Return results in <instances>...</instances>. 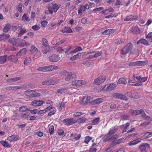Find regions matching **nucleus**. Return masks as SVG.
<instances>
[{
  "mask_svg": "<svg viewBox=\"0 0 152 152\" xmlns=\"http://www.w3.org/2000/svg\"><path fill=\"white\" fill-rule=\"evenodd\" d=\"M10 37V35L8 34H0V40H4L8 39Z\"/></svg>",
  "mask_w": 152,
  "mask_h": 152,
  "instance_id": "412c9836",
  "label": "nucleus"
},
{
  "mask_svg": "<svg viewBox=\"0 0 152 152\" xmlns=\"http://www.w3.org/2000/svg\"><path fill=\"white\" fill-rule=\"evenodd\" d=\"M148 63L147 61H137L138 66H144Z\"/></svg>",
  "mask_w": 152,
  "mask_h": 152,
  "instance_id": "3c124183",
  "label": "nucleus"
},
{
  "mask_svg": "<svg viewBox=\"0 0 152 152\" xmlns=\"http://www.w3.org/2000/svg\"><path fill=\"white\" fill-rule=\"evenodd\" d=\"M116 98L123 99L124 100H127V97L124 95L122 94H116Z\"/></svg>",
  "mask_w": 152,
  "mask_h": 152,
  "instance_id": "7c9ffc66",
  "label": "nucleus"
},
{
  "mask_svg": "<svg viewBox=\"0 0 152 152\" xmlns=\"http://www.w3.org/2000/svg\"><path fill=\"white\" fill-rule=\"evenodd\" d=\"M147 77H144L141 78L140 76L134 75L133 77L129 80V83L131 85L136 86H140L142 85V83L147 80Z\"/></svg>",
  "mask_w": 152,
  "mask_h": 152,
  "instance_id": "f257e3e1",
  "label": "nucleus"
},
{
  "mask_svg": "<svg viewBox=\"0 0 152 152\" xmlns=\"http://www.w3.org/2000/svg\"><path fill=\"white\" fill-rule=\"evenodd\" d=\"M106 77L103 75H100L94 80V84L96 85H99L103 83L106 80Z\"/></svg>",
  "mask_w": 152,
  "mask_h": 152,
  "instance_id": "20e7f679",
  "label": "nucleus"
},
{
  "mask_svg": "<svg viewBox=\"0 0 152 152\" xmlns=\"http://www.w3.org/2000/svg\"><path fill=\"white\" fill-rule=\"evenodd\" d=\"M50 51V48L49 47V48L48 50L46 48V47H42V53L44 54H46L48 52Z\"/></svg>",
  "mask_w": 152,
  "mask_h": 152,
  "instance_id": "5fc2aeb1",
  "label": "nucleus"
},
{
  "mask_svg": "<svg viewBox=\"0 0 152 152\" xmlns=\"http://www.w3.org/2000/svg\"><path fill=\"white\" fill-rule=\"evenodd\" d=\"M66 77L65 80H66L69 81L71 79L72 74L71 73L69 72H66Z\"/></svg>",
  "mask_w": 152,
  "mask_h": 152,
  "instance_id": "a19ab883",
  "label": "nucleus"
},
{
  "mask_svg": "<svg viewBox=\"0 0 152 152\" xmlns=\"http://www.w3.org/2000/svg\"><path fill=\"white\" fill-rule=\"evenodd\" d=\"M48 23L47 21H41L40 22V24L42 27H44Z\"/></svg>",
  "mask_w": 152,
  "mask_h": 152,
  "instance_id": "69168bd1",
  "label": "nucleus"
},
{
  "mask_svg": "<svg viewBox=\"0 0 152 152\" xmlns=\"http://www.w3.org/2000/svg\"><path fill=\"white\" fill-rule=\"evenodd\" d=\"M26 42L25 40L20 39L17 38L16 46H23L25 45H29V44L28 43L26 44Z\"/></svg>",
  "mask_w": 152,
  "mask_h": 152,
  "instance_id": "1a4fd4ad",
  "label": "nucleus"
},
{
  "mask_svg": "<svg viewBox=\"0 0 152 152\" xmlns=\"http://www.w3.org/2000/svg\"><path fill=\"white\" fill-rule=\"evenodd\" d=\"M133 45L131 43H128L125 45L122 49L121 53L122 55L127 54L129 51L131 50Z\"/></svg>",
  "mask_w": 152,
  "mask_h": 152,
  "instance_id": "39448f33",
  "label": "nucleus"
},
{
  "mask_svg": "<svg viewBox=\"0 0 152 152\" xmlns=\"http://www.w3.org/2000/svg\"><path fill=\"white\" fill-rule=\"evenodd\" d=\"M44 102L43 100H34L31 102V105L33 106H39L42 105Z\"/></svg>",
  "mask_w": 152,
  "mask_h": 152,
  "instance_id": "f8f14e48",
  "label": "nucleus"
},
{
  "mask_svg": "<svg viewBox=\"0 0 152 152\" xmlns=\"http://www.w3.org/2000/svg\"><path fill=\"white\" fill-rule=\"evenodd\" d=\"M42 47H46V48L48 50L49 48V46L48 45V43L46 39L43 38L42 39Z\"/></svg>",
  "mask_w": 152,
  "mask_h": 152,
  "instance_id": "a878e982",
  "label": "nucleus"
},
{
  "mask_svg": "<svg viewBox=\"0 0 152 152\" xmlns=\"http://www.w3.org/2000/svg\"><path fill=\"white\" fill-rule=\"evenodd\" d=\"M0 143L4 147H6L7 148L10 147V145L6 141L2 140L0 142Z\"/></svg>",
  "mask_w": 152,
  "mask_h": 152,
  "instance_id": "ea45409f",
  "label": "nucleus"
},
{
  "mask_svg": "<svg viewBox=\"0 0 152 152\" xmlns=\"http://www.w3.org/2000/svg\"><path fill=\"white\" fill-rule=\"evenodd\" d=\"M104 101V99L102 98H99L94 100L92 102V104H99Z\"/></svg>",
  "mask_w": 152,
  "mask_h": 152,
  "instance_id": "393cba45",
  "label": "nucleus"
},
{
  "mask_svg": "<svg viewBox=\"0 0 152 152\" xmlns=\"http://www.w3.org/2000/svg\"><path fill=\"white\" fill-rule=\"evenodd\" d=\"M93 98L91 96L85 97L83 99V103L86 104L88 103H91L92 104Z\"/></svg>",
  "mask_w": 152,
  "mask_h": 152,
  "instance_id": "ddd939ff",
  "label": "nucleus"
},
{
  "mask_svg": "<svg viewBox=\"0 0 152 152\" xmlns=\"http://www.w3.org/2000/svg\"><path fill=\"white\" fill-rule=\"evenodd\" d=\"M91 137L89 136L86 137L85 138L84 142L88 144L89 141L91 140Z\"/></svg>",
  "mask_w": 152,
  "mask_h": 152,
  "instance_id": "680f3d73",
  "label": "nucleus"
},
{
  "mask_svg": "<svg viewBox=\"0 0 152 152\" xmlns=\"http://www.w3.org/2000/svg\"><path fill=\"white\" fill-rule=\"evenodd\" d=\"M139 148L142 152H145V145H144L143 143L140 146Z\"/></svg>",
  "mask_w": 152,
  "mask_h": 152,
  "instance_id": "052dcab7",
  "label": "nucleus"
},
{
  "mask_svg": "<svg viewBox=\"0 0 152 152\" xmlns=\"http://www.w3.org/2000/svg\"><path fill=\"white\" fill-rule=\"evenodd\" d=\"M102 54V53L100 52H96L94 54V56L95 58H97L100 56Z\"/></svg>",
  "mask_w": 152,
  "mask_h": 152,
  "instance_id": "774afa93",
  "label": "nucleus"
},
{
  "mask_svg": "<svg viewBox=\"0 0 152 152\" xmlns=\"http://www.w3.org/2000/svg\"><path fill=\"white\" fill-rule=\"evenodd\" d=\"M124 129L122 132L123 133L127 132L128 133L131 132L134 130V128H132L130 130H129L128 128L129 126V123H127L124 125Z\"/></svg>",
  "mask_w": 152,
  "mask_h": 152,
  "instance_id": "2eb2a0df",
  "label": "nucleus"
},
{
  "mask_svg": "<svg viewBox=\"0 0 152 152\" xmlns=\"http://www.w3.org/2000/svg\"><path fill=\"white\" fill-rule=\"evenodd\" d=\"M143 112L144 111L142 110H132L130 111V112L133 115H140L142 114Z\"/></svg>",
  "mask_w": 152,
  "mask_h": 152,
  "instance_id": "6ab92c4d",
  "label": "nucleus"
},
{
  "mask_svg": "<svg viewBox=\"0 0 152 152\" xmlns=\"http://www.w3.org/2000/svg\"><path fill=\"white\" fill-rule=\"evenodd\" d=\"M10 27L11 26L10 24H7L4 28L3 31L5 32H8L10 30Z\"/></svg>",
  "mask_w": 152,
  "mask_h": 152,
  "instance_id": "09e8293b",
  "label": "nucleus"
},
{
  "mask_svg": "<svg viewBox=\"0 0 152 152\" xmlns=\"http://www.w3.org/2000/svg\"><path fill=\"white\" fill-rule=\"evenodd\" d=\"M118 127L116 126L112 127L110 131V134H112L116 132L117 130Z\"/></svg>",
  "mask_w": 152,
  "mask_h": 152,
  "instance_id": "58836bf2",
  "label": "nucleus"
},
{
  "mask_svg": "<svg viewBox=\"0 0 152 152\" xmlns=\"http://www.w3.org/2000/svg\"><path fill=\"white\" fill-rule=\"evenodd\" d=\"M56 111V110L55 109V108H54L49 113H48V116H50L53 115L55 114Z\"/></svg>",
  "mask_w": 152,
  "mask_h": 152,
  "instance_id": "864d4df0",
  "label": "nucleus"
},
{
  "mask_svg": "<svg viewBox=\"0 0 152 152\" xmlns=\"http://www.w3.org/2000/svg\"><path fill=\"white\" fill-rule=\"evenodd\" d=\"M129 66H138V63L137 61L135 62H132L131 63L129 64Z\"/></svg>",
  "mask_w": 152,
  "mask_h": 152,
  "instance_id": "338daca9",
  "label": "nucleus"
},
{
  "mask_svg": "<svg viewBox=\"0 0 152 152\" xmlns=\"http://www.w3.org/2000/svg\"><path fill=\"white\" fill-rule=\"evenodd\" d=\"M130 31L132 32L135 33L137 34H139L140 32V30L139 28L137 26H133L130 29Z\"/></svg>",
  "mask_w": 152,
  "mask_h": 152,
  "instance_id": "aec40b11",
  "label": "nucleus"
},
{
  "mask_svg": "<svg viewBox=\"0 0 152 152\" xmlns=\"http://www.w3.org/2000/svg\"><path fill=\"white\" fill-rule=\"evenodd\" d=\"M68 91L67 88H60L57 90V92L59 94H62L65 93H66Z\"/></svg>",
  "mask_w": 152,
  "mask_h": 152,
  "instance_id": "473e14b6",
  "label": "nucleus"
},
{
  "mask_svg": "<svg viewBox=\"0 0 152 152\" xmlns=\"http://www.w3.org/2000/svg\"><path fill=\"white\" fill-rule=\"evenodd\" d=\"M56 81L53 80V79H47L43 82L42 84L43 85H53L56 84Z\"/></svg>",
  "mask_w": 152,
  "mask_h": 152,
  "instance_id": "9b49d317",
  "label": "nucleus"
},
{
  "mask_svg": "<svg viewBox=\"0 0 152 152\" xmlns=\"http://www.w3.org/2000/svg\"><path fill=\"white\" fill-rule=\"evenodd\" d=\"M16 58V57L14 55H10L8 56V58L10 60L14 61H15L14 59Z\"/></svg>",
  "mask_w": 152,
  "mask_h": 152,
  "instance_id": "0e129e2a",
  "label": "nucleus"
},
{
  "mask_svg": "<svg viewBox=\"0 0 152 152\" xmlns=\"http://www.w3.org/2000/svg\"><path fill=\"white\" fill-rule=\"evenodd\" d=\"M83 64L87 66H90L91 64V62L89 60H85L83 61Z\"/></svg>",
  "mask_w": 152,
  "mask_h": 152,
  "instance_id": "6e6d98bb",
  "label": "nucleus"
},
{
  "mask_svg": "<svg viewBox=\"0 0 152 152\" xmlns=\"http://www.w3.org/2000/svg\"><path fill=\"white\" fill-rule=\"evenodd\" d=\"M23 87L20 86H11L10 88V89L12 90H16L17 89H20L22 88Z\"/></svg>",
  "mask_w": 152,
  "mask_h": 152,
  "instance_id": "bf43d9fd",
  "label": "nucleus"
},
{
  "mask_svg": "<svg viewBox=\"0 0 152 152\" xmlns=\"http://www.w3.org/2000/svg\"><path fill=\"white\" fill-rule=\"evenodd\" d=\"M61 31L64 33H70L72 32V29L69 27H64L61 30Z\"/></svg>",
  "mask_w": 152,
  "mask_h": 152,
  "instance_id": "4be33fe9",
  "label": "nucleus"
},
{
  "mask_svg": "<svg viewBox=\"0 0 152 152\" xmlns=\"http://www.w3.org/2000/svg\"><path fill=\"white\" fill-rule=\"evenodd\" d=\"M27 52V49L25 48H23L20 50L16 55L18 57L22 58L26 55Z\"/></svg>",
  "mask_w": 152,
  "mask_h": 152,
  "instance_id": "9d476101",
  "label": "nucleus"
},
{
  "mask_svg": "<svg viewBox=\"0 0 152 152\" xmlns=\"http://www.w3.org/2000/svg\"><path fill=\"white\" fill-rule=\"evenodd\" d=\"M108 85L106 84L103 86L100 89V91H108Z\"/></svg>",
  "mask_w": 152,
  "mask_h": 152,
  "instance_id": "13d9d810",
  "label": "nucleus"
},
{
  "mask_svg": "<svg viewBox=\"0 0 152 152\" xmlns=\"http://www.w3.org/2000/svg\"><path fill=\"white\" fill-rule=\"evenodd\" d=\"M21 77H14L9 79L7 80V82L10 83H12L14 82H16L17 81L19 80H20Z\"/></svg>",
  "mask_w": 152,
  "mask_h": 152,
  "instance_id": "5701e85b",
  "label": "nucleus"
},
{
  "mask_svg": "<svg viewBox=\"0 0 152 152\" xmlns=\"http://www.w3.org/2000/svg\"><path fill=\"white\" fill-rule=\"evenodd\" d=\"M83 53L84 55L86 54L85 52H82L81 53H78L77 54L74 55V56L71 57L70 58L71 60L73 61L76 60L77 59L80 58L81 56V54Z\"/></svg>",
  "mask_w": 152,
  "mask_h": 152,
  "instance_id": "dca6fc26",
  "label": "nucleus"
},
{
  "mask_svg": "<svg viewBox=\"0 0 152 152\" xmlns=\"http://www.w3.org/2000/svg\"><path fill=\"white\" fill-rule=\"evenodd\" d=\"M30 111L31 113L32 114H35L36 113L37 114L38 110L37 109H35L33 110H29Z\"/></svg>",
  "mask_w": 152,
  "mask_h": 152,
  "instance_id": "e2e57ef3",
  "label": "nucleus"
},
{
  "mask_svg": "<svg viewBox=\"0 0 152 152\" xmlns=\"http://www.w3.org/2000/svg\"><path fill=\"white\" fill-rule=\"evenodd\" d=\"M142 115L144 117H146V119L148 120L149 122H144L143 123L140 124V125L142 126H146L148 125L150 123V121L152 120V119L149 116H146V115L144 114L143 115V114Z\"/></svg>",
  "mask_w": 152,
  "mask_h": 152,
  "instance_id": "a211bd4d",
  "label": "nucleus"
},
{
  "mask_svg": "<svg viewBox=\"0 0 152 152\" xmlns=\"http://www.w3.org/2000/svg\"><path fill=\"white\" fill-rule=\"evenodd\" d=\"M111 134L109 133V134L105 135L103 138V140L105 142H107L109 140L113 139L114 138L112 137Z\"/></svg>",
  "mask_w": 152,
  "mask_h": 152,
  "instance_id": "b1692460",
  "label": "nucleus"
},
{
  "mask_svg": "<svg viewBox=\"0 0 152 152\" xmlns=\"http://www.w3.org/2000/svg\"><path fill=\"white\" fill-rule=\"evenodd\" d=\"M17 38H13L9 40V42L12 44L13 45L16 46Z\"/></svg>",
  "mask_w": 152,
  "mask_h": 152,
  "instance_id": "e433bc0d",
  "label": "nucleus"
},
{
  "mask_svg": "<svg viewBox=\"0 0 152 152\" xmlns=\"http://www.w3.org/2000/svg\"><path fill=\"white\" fill-rule=\"evenodd\" d=\"M59 7V6L57 4H53L52 6L53 10L54 12H56L57 11Z\"/></svg>",
  "mask_w": 152,
  "mask_h": 152,
  "instance_id": "c03bdc74",
  "label": "nucleus"
},
{
  "mask_svg": "<svg viewBox=\"0 0 152 152\" xmlns=\"http://www.w3.org/2000/svg\"><path fill=\"white\" fill-rule=\"evenodd\" d=\"M86 81L85 80H75L72 82L71 85L75 88H78L82 85L86 84Z\"/></svg>",
  "mask_w": 152,
  "mask_h": 152,
  "instance_id": "7ed1b4c3",
  "label": "nucleus"
},
{
  "mask_svg": "<svg viewBox=\"0 0 152 152\" xmlns=\"http://www.w3.org/2000/svg\"><path fill=\"white\" fill-rule=\"evenodd\" d=\"M99 120L100 118L99 117L95 118L92 121V124L93 125L97 124L99 122Z\"/></svg>",
  "mask_w": 152,
  "mask_h": 152,
  "instance_id": "8fccbe9b",
  "label": "nucleus"
},
{
  "mask_svg": "<svg viewBox=\"0 0 152 152\" xmlns=\"http://www.w3.org/2000/svg\"><path fill=\"white\" fill-rule=\"evenodd\" d=\"M137 45L139 44H142L147 46H149L150 45L148 42L144 39H141L137 41Z\"/></svg>",
  "mask_w": 152,
  "mask_h": 152,
  "instance_id": "4468645a",
  "label": "nucleus"
},
{
  "mask_svg": "<svg viewBox=\"0 0 152 152\" xmlns=\"http://www.w3.org/2000/svg\"><path fill=\"white\" fill-rule=\"evenodd\" d=\"M108 87V91H111L113 90L116 87V85L114 83H110L107 84Z\"/></svg>",
  "mask_w": 152,
  "mask_h": 152,
  "instance_id": "2f4dec72",
  "label": "nucleus"
},
{
  "mask_svg": "<svg viewBox=\"0 0 152 152\" xmlns=\"http://www.w3.org/2000/svg\"><path fill=\"white\" fill-rule=\"evenodd\" d=\"M49 132L50 135L54 133V128L53 125L50 126H49Z\"/></svg>",
  "mask_w": 152,
  "mask_h": 152,
  "instance_id": "49530a36",
  "label": "nucleus"
},
{
  "mask_svg": "<svg viewBox=\"0 0 152 152\" xmlns=\"http://www.w3.org/2000/svg\"><path fill=\"white\" fill-rule=\"evenodd\" d=\"M63 121L65 125H70L76 123L77 120L74 118L65 119Z\"/></svg>",
  "mask_w": 152,
  "mask_h": 152,
  "instance_id": "0eeeda50",
  "label": "nucleus"
},
{
  "mask_svg": "<svg viewBox=\"0 0 152 152\" xmlns=\"http://www.w3.org/2000/svg\"><path fill=\"white\" fill-rule=\"evenodd\" d=\"M142 140V139L139 138L137 140H134L129 142V145L130 146L135 145L140 142Z\"/></svg>",
  "mask_w": 152,
  "mask_h": 152,
  "instance_id": "bb28decb",
  "label": "nucleus"
},
{
  "mask_svg": "<svg viewBox=\"0 0 152 152\" xmlns=\"http://www.w3.org/2000/svg\"><path fill=\"white\" fill-rule=\"evenodd\" d=\"M26 95L30 97H39L40 96V94L33 90H28L26 91Z\"/></svg>",
  "mask_w": 152,
  "mask_h": 152,
  "instance_id": "423d86ee",
  "label": "nucleus"
},
{
  "mask_svg": "<svg viewBox=\"0 0 152 152\" xmlns=\"http://www.w3.org/2000/svg\"><path fill=\"white\" fill-rule=\"evenodd\" d=\"M31 28L34 31H37L40 29V26L37 25H35L31 27Z\"/></svg>",
  "mask_w": 152,
  "mask_h": 152,
  "instance_id": "4d7b16f0",
  "label": "nucleus"
},
{
  "mask_svg": "<svg viewBox=\"0 0 152 152\" xmlns=\"http://www.w3.org/2000/svg\"><path fill=\"white\" fill-rule=\"evenodd\" d=\"M146 37L150 42H152V32L149 33Z\"/></svg>",
  "mask_w": 152,
  "mask_h": 152,
  "instance_id": "37998d69",
  "label": "nucleus"
},
{
  "mask_svg": "<svg viewBox=\"0 0 152 152\" xmlns=\"http://www.w3.org/2000/svg\"><path fill=\"white\" fill-rule=\"evenodd\" d=\"M58 68V67L57 66L51 65L41 66L38 68L37 70L39 72H46L57 70Z\"/></svg>",
  "mask_w": 152,
  "mask_h": 152,
  "instance_id": "f03ea898",
  "label": "nucleus"
},
{
  "mask_svg": "<svg viewBox=\"0 0 152 152\" xmlns=\"http://www.w3.org/2000/svg\"><path fill=\"white\" fill-rule=\"evenodd\" d=\"M22 20L24 22L30 21V19L26 15V13H24L22 17Z\"/></svg>",
  "mask_w": 152,
  "mask_h": 152,
  "instance_id": "4c0bfd02",
  "label": "nucleus"
},
{
  "mask_svg": "<svg viewBox=\"0 0 152 152\" xmlns=\"http://www.w3.org/2000/svg\"><path fill=\"white\" fill-rule=\"evenodd\" d=\"M115 31V30L113 29H108L104 31L103 33L102 34L105 35H107L111 33H113Z\"/></svg>",
  "mask_w": 152,
  "mask_h": 152,
  "instance_id": "c756f323",
  "label": "nucleus"
},
{
  "mask_svg": "<svg viewBox=\"0 0 152 152\" xmlns=\"http://www.w3.org/2000/svg\"><path fill=\"white\" fill-rule=\"evenodd\" d=\"M19 111L20 112H24L29 110V109L25 106H23L19 108Z\"/></svg>",
  "mask_w": 152,
  "mask_h": 152,
  "instance_id": "603ef678",
  "label": "nucleus"
},
{
  "mask_svg": "<svg viewBox=\"0 0 152 152\" xmlns=\"http://www.w3.org/2000/svg\"><path fill=\"white\" fill-rule=\"evenodd\" d=\"M26 32V29L24 28H23V29L20 31L18 34V37H20Z\"/></svg>",
  "mask_w": 152,
  "mask_h": 152,
  "instance_id": "de8ad7c7",
  "label": "nucleus"
},
{
  "mask_svg": "<svg viewBox=\"0 0 152 152\" xmlns=\"http://www.w3.org/2000/svg\"><path fill=\"white\" fill-rule=\"evenodd\" d=\"M49 59L50 61L57 62L59 60L60 58L56 54H52L49 57Z\"/></svg>",
  "mask_w": 152,
  "mask_h": 152,
  "instance_id": "6e6552de",
  "label": "nucleus"
},
{
  "mask_svg": "<svg viewBox=\"0 0 152 152\" xmlns=\"http://www.w3.org/2000/svg\"><path fill=\"white\" fill-rule=\"evenodd\" d=\"M136 19V17L132 15L126 17L124 20V21H129L134 20Z\"/></svg>",
  "mask_w": 152,
  "mask_h": 152,
  "instance_id": "cd10ccee",
  "label": "nucleus"
},
{
  "mask_svg": "<svg viewBox=\"0 0 152 152\" xmlns=\"http://www.w3.org/2000/svg\"><path fill=\"white\" fill-rule=\"evenodd\" d=\"M31 62V58L29 57H26L24 61V64L25 65H30Z\"/></svg>",
  "mask_w": 152,
  "mask_h": 152,
  "instance_id": "c85d7f7f",
  "label": "nucleus"
},
{
  "mask_svg": "<svg viewBox=\"0 0 152 152\" xmlns=\"http://www.w3.org/2000/svg\"><path fill=\"white\" fill-rule=\"evenodd\" d=\"M19 137L17 135H12L8 137L7 140L11 142H15L19 139Z\"/></svg>",
  "mask_w": 152,
  "mask_h": 152,
  "instance_id": "f3484780",
  "label": "nucleus"
},
{
  "mask_svg": "<svg viewBox=\"0 0 152 152\" xmlns=\"http://www.w3.org/2000/svg\"><path fill=\"white\" fill-rule=\"evenodd\" d=\"M65 105V103L64 102L60 103L57 106V107L58 109L61 110L64 107Z\"/></svg>",
  "mask_w": 152,
  "mask_h": 152,
  "instance_id": "a18cd8bd",
  "label": "nucleus"
},
{
  "mask_svg": "<svg viewBox=\"0 0 152 152\" xmlns=\"http://www.w3.org/2000/svg\"><path fill=\"white\" fill-rule=\"evenodd\" d=\"M125 149L123 148H119L118 151L113 152L111 150L110 148H109L107 149L105 152H124L125 151Z\"/></svg>",
  "mask_w": 152,
  "mask_h": 152,
  "instance_id": "f704fd0d",
  "label": "nucleus"
},
{
  "mask_svg": "<svg viewBox=\"0 0 152 152\" xmlns=\"http://www.w3.org/2000/svg\"><path fill=\"white\" fill-rule=\"evenodd\" d=\"M30 51L32 54H36L38 52L37 48L34 46H32L31 48Z\"/></svg>",
  "mask_w": 152,
  "mask_h": 152,
  "instance_id": "c9c22d12",
  "label": "nucleus"
},
{
  "mask_svg": "<svg viewBox=\"0 0 152 152\" xmlns=\"http://www.w3.org/2000/svg\"><path fill=\"white\" fill-rule=\"evenodd\" d=\"M127 83V82L126 81V79L124 78H119L117 82V84H123L125 85Z\"/></svg>",
  "mask_w": 152,
  "mask_h": 152,
  "instance_id": "72a5a7b5",
  "label": "nucleus"
},
{
  "mask_svg": "<svg viewBox=\"0 0 152 152\" xmlns=\"http://www.w3.org/2000/svg\"><path fill=\"white\" fill-rule=\"evenodd\" d=\"M7 59V56H4L0 57V64H3L4 63Z\"/></svg>",
  "mask_w": 152,
  "mask_h": 152,
  "instance_id": "79ce46f5",
  "label": "nucleus"
}]
</instances>
